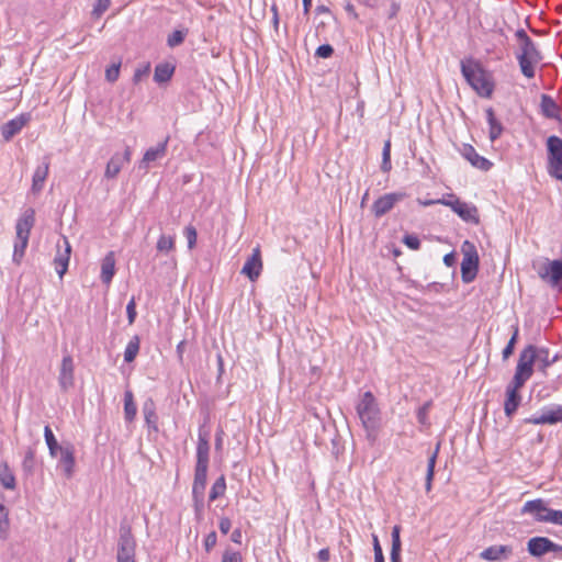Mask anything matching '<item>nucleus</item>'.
Segmentation results:
<instances>
[{"label":"nucleus","instance_id":"49","mask_svg":"<svg viewBox=\"0 0 562 562\" xmlns=\"http://www.w3.org/2000/svg\"><path fill=\"white\" fill-rule=\"evenodd\" d=\"M403 243L412 250H418L420 248V240L417 235L406 234L403 237Z\"/></svg>","mask_w":562,"mask_h":562},{"label":"nucleus","instance_id":"6","mask_svg":"<svg viewBox=\"0 0 562 562\" xmlns=\"http://www.w3.org/2000/svg\"><path fill=\"white\" fill-rule=\"evenodd\" d=\"M463 259L461 261V278L464 283H471L476 278L480 258L473 243L464 240L461 246Z\"/></svg>","mask_w":562,"mask_h":562},{"label":"nucleus","instance_id":"21","mask_svg":"<svg viewBox=\"0 0 562 562\" xmlns=\"http://www.w3.org/2000/svg\"><path fill=\"white\" fill-rule=\"evenodd\" d=\"M540 112L546 119L561 121L562 109L549 94H541Z\"/></svg>","mask_w":562,"mask_h":562},{"label":"nucleus","instance_id":"43","mask_svg":"<svg viewBox=\"0 0 562 562\" xmlns=\"http://www.w3.org/2000/svg\"><path fill=\"white\" fill-rule=\"evenodd\" d=\"M187 36V31L176 30L168 35L167 45L169 47H176L183 43Z\"/></svg>","mask_w":562,"mask_h":562},{"label":"nucleus","instance_id":"23","mask_svg":"<svg viewBox=\"0 0 562 562\" xmlns=\"http://www.w3.org/2000/svg\"><path fill=\"white\" fill-rule=\"evenodd\" d=\"M27 121H29V117L24 114H21L14 119L8 121L7 123H4L1 126V135H2L3 139L8 142L13 136L19 134L21 132V130L25 126Z\"/></svg>","mask_w":562,"mask_h":562},{"label":"nucleus","instance_id":"38","mask_svg":"<svg viewBox=\"0 0 562 562\" xmlns=\"http://www.w3.org/2000/svg\"><path fill=\"white\" fill-rule=\"evenodd\" d=\"M225 491H226L225 476L221 475L220 477H217V480L213 483V485L211 487V491L209 494L210 501L213 502V501L217 499L218 497L223 496L225 494Z\"/></svg>","mask_w":562,"mask_h":562},{"label":"nucleus","instance_id":"29","mask_svg":"<svg viewBox=\"0 0 562 562\" xmlns=\"http://www.w3.org/2000/svg\"><path fill=\"white\" fill-rule=\"evenodd\" d=\"M521 395L514 390H506V400L504 403V412L506 417L512 418L519 407Z\"/></svg>","mask_w":562,"mask_h":562},{"label":"nucleus","instance_id":"26","mask_svg":"<svg viewBox=\"0 0 562 562\" xmlns=\"http://www.w3.org/2000/svg\"><path fill=\"white\" fill-rule=\"evenodd\" d=\"M115 274V255L114 251H109L101 262V281L104 284H110Z\"/></svg>","mask_w":562,"mask_h":562},{"label":"nucleus","instance_id":"37","mask_svg":"<svg viewBox=\"0 0 562 562\" xmlns=\"http://www.w3.org/2000/svg\"><path fill=\"white\" fill-rule=\"evenodd\" d=\"M36 465L35 460V449L29 447L25 451L23 461H22V470L26 475H33Z\"/></svg>","mask_w":562,"mask_h":562},{"label":"nucleus","instance_id":"64","mask_svg":"<svg viewBox=\"0 0 562 562\" xmlns=\"http://www.w3.org/2000/svg\"><path fill=\"white\" fill-rule=\"evenodd\" d=\"M400 11V5L396 2H392L390 5L389 18H394Z\"/></svg>","mask_w":562,"mask_h":562},{"label":"nucleus","instance_id":"4","mask_svg":"<svg viewBox=\"0 0 562 562\" xmlns=\"http://www.w3.org/2000/svg\"><path fill=\"white\" fill-rule=\"evenodd\" d=\"M35 224V211L32 207L26 209L18 218L15 224V241L12 260L20 265L24 257L29 244L30 233Z\"/></svg>","mask_w":562,"mask_h":562},{"label":"nucleus","instance_id":"52","mask_svg":"<svg viewBox=\"0 0 562 562\" xmlns=\"http://www.w3.org/2000/svg\"><path fill=\"white\" fill-rule=\"evenodd\" d=\"M333 54L334 48L329 44L319 45L315 52V56L319 58H329Z\"/></svg>","mask_w":562,"mask_h":562},{"label":"nucleus","instance_id":"25","mask_svg":"<svg viewBox=\"0 0 562 562\" xmlns=\"http://www.w3.org/2000/svg\"><path fill=\"white\" fill-rule=\"evenodd\" d=\"M551 548H553L552 540L547 537H533L527 543L528 552L537 558L550 552Z\"/></svg>","mask_w":562,"mask_h":562},{"label":"nucleus","instance_id":"30","mask_svg":"<svg viewBox=\"0 0 562 562\" xmlns=\"http://www.w3.org/2000/svg\"><path fill=\"white\" fill-rule=\"evenodd\" d=\"M391 537H392V547H391V553H390L391 562H401V551H402L401 526L395 525L392 528Z\"/></svg>","mask_w":562,"mask_h":562},{"label":"nucleus","instance_id":"33","mask_svg":"<svg viewBox=\"0 0 562 562\" xmlns=\"http://www.w3.org/2000/svg\"><path fill=\"white\" fill-rule=\"evenodd\" d=\"M137 413V406L134 402V394L131 390L124 392V418L127 423H132Z\"/></svg>","mask_w":562,"mask_h":562},{"label":"nucleus","instance_id":"50","mask_svg":"<svg viewBox=\"0 0 562 562\" xmlns=\"http://www.w3.org/2000/svg\"><path fill=\"white\" fill-rule=\"evenodd\" d=\"M126 314H127L128 324L132 325L135 322L136 316H137L136 301H135L134 296L130 300V302L126 305Z\"/></svg>","mask_w":562,"mask_h":562},{"label":"nucleus","instance_id":"39","mask_svg":"<svg viewBox=\"0 0 562 562\" xmlns=\"http://www.w3.org/2000/svg\"><path fill=\"white\" fill-rule=\"evenodd\" d=\"M156 248L159 252L168 254L175 250V236L160 235L157 240Z\"/></svg>","mask_w":562,"mask_h":562},{"label":"nucleus","instance_id":"61","mask_svg":"<svg viewBox=\"0 0 562 562\" xmlns=\"http://www.w3.org/2000/svg\"><path fill=\"white\" fill-rule=\"evenodd\" d=\"M443 263L447 267H452L456 263V256L453 252H449L443 256Z\"/></svg>","mask_w":562,"mask_h":562},{"label":"nucleus","instance_id":"10","mask_svg":"<svg viewBox=\"0 0 562 562\" xmlns=\"http://www.w3.org/2000/svg\"><path fill=\"white\" fill-rule=\"evenodd\" d=\"M135 549L136 541L131 527L121 525L116 553L117 562H135Z\"/></svg>","mask_w":562,"mask_h":562},{"label":"nucleus","instance_id":"14","mask_svg":"<svg viewBox=\"0 0 562 562\" xmlns=\"http://www.w3.org/2000/svg\"><path fill=\"white\" fill-rule=\"evenodd\" d=\"M406 196L403 192L386 193L376 199L372 205V213L375 217H381L390 212L394 205Z\"/></svg>","mask_w":562,"mask_h":562},{"label":"nucleus","instance_id":"63","mask_svg":"<svg viewBox=\"0 0 562 562\" xmlns=\"http://www.w3.org/2000/svg\"><path fill=\"white\" fill-rule=\"evenodd\" d=\"M223 430H220L216 432V436H215V449L216 450H221L222 449V446H223Z\"/></svg>","mask_w":562,"mask_h":562},{"label":"nucleus","instance_id":"13","mask_svg":"<svg viewBox=\"0 0 562 562\" xmlns=\"http://www.w3.org/2000/svg\"><path fill=\"white\" fill-rule=\"evenodd\" d=\"M562 422V405H553L550 407H544L542 409L541 415L531 416L524 420L525 424L532 425H554Z\"/></svg>","mask_w":562,"mask_h":562},{"label":"nucleus","instance_id":"53","mask_svg":"<svg viewBox=\"0 0 562 562\" xmlns=\"http://www.w3.org/2000/svg\"><path fill=\"white\" fill-rule=\"evenodd\" d=\"M222 562H243V558L239 552L226 549L223 553Z\"/></svg>","mask_w":562,"mask_h":562},{"label":"nucleus","instance_id":"12","mask_svg":"<svg viewBox=\"0 0 562 562\" xmlns=\"http://www.w3.org/2000/svg\"><path fill=\"white\" fill-rule=\"evenodd\" d=\"M70 255H71V245H70L69 240L67 239V237L63 236L61 239L56 245V255H55V258L53 261L55 270L60 279L64 277V274L68 270Z\"/></svg>","mask_w":562,"mask_h":562},{"label":"nucleus","instance_id":"3","mask_svg":"<svg viewBox=\"0 0 562 562\" xmlns=\"http://www.w3.org/2000/svg\"><path fill=\"white\" fill-rule=\"evenodd\" d=\"M357 414L367 431V438L371 441L376 439L380 427V409L372 392L367 391L357 405Z\"/></svg>","mask_w":562,"mask_h":562},{"label":"nucleus","instance_id":"45","mask_svg":"<svg viewBox=\"0 0 562 562\" xmlns=\"http://www.w3.org/2000/svg\"><path fill=\"white\" fill-rule=\"evenodd\" d=\"M111 1L110 0H95L93 10L91 12L94 19H99L109 8Z\"/></svg>","mask_w":562,"mask_h":562},{"label":"nucleus","instance_id":"20","mask_svg":"<svg viewBox=\"0 0 562 562\" xmlns=\"http://www.w3.org/2000/svg\"><path fill=\"white\" fill-rule=\"evenodd\" d=\"M462 156L475 168L482 171H488L493 162L477 154L472 145H464Z\"/></svg>","mask_w":562,"mask_h":562},{"label":"nucleus","instance_id":"17","mask_svg":"<svg viewBox=\"0 0 562 562\" xmlns=\"http://www.w3.org/2000/svg\"><path fill=\"white\" fill-rule=\"evenodd\" d=\"M262 260L259 247L252 250L241 269V273L247 276L249 280L255 281L261 273Z\"/></svg>","mask_w":562,"mask_h":562},{"label":"nucleus","instance_id":"48","mask_svg":"<svg viewBox=\"0 0 562 562\" xmlns=\"http://www.w3.org/2000/svg\"><path fill=\"white\" fill-rule=\"evenodd\" d=\"M372 544L374 551V562H385L383 550L376 535H372Z\"/></svg>","mask_w":562,"mask_h":562},{"label":"nucleus","instance_id":"35","mask_svg":"<svg viewBox=\"0 0 562 562\" xmlns=\"http://www.w3.org/2000/svg\"><path fill=\"white\" fill-rule=\"evenodd\" d=\"M44 438L52 458H56L58 452L63 449V445H59L49 425L44 427Z\"/></svg>","mask_w":562,"mask_h":562},{"label":"nucleus","instance_id":"40","mask_svg":"<svg viewBox=\"0 0 562 562\" xmlns=\"http://www.w3.org/2000/svg\"><path fill=\"white\" fill-rule=\"evenodd\" d=\"M392 169L391 164V140L387 139L384 142L383 150H382V162L381 170L383 172H389Z\"/></svg>","mask_w":562,"mask_h":562},{"label":"nucleus","instance_id":"62","mask_svg":"<svg viewBox=\"0 0 562 562\" xmlns=\"http://www.w3.org/2000/svg\"><path fill=\"white\" fill-rule=\"evenodd\" d=\"M241 530L239 528L235 529L231 535V540L235 543H241Z\"/></svg>","mask_w":562,"mask_h":562},{"label":"nucleus","instance_id":"27","mask_svg":"<svg viewBox=\"0 0 562 562\" xmlns=\"http://www.w3.org/2000/svg\"><path fill=\"white\" fill-rule=\"evenodd\" d=\"M488 124V137L491 142L498 139L504 131L503 124L496 119L493 108L485 110Z\"/></svg>","mask_w":562,"mask_h":562},{"label":"nucleus","instance_id":"16","mask_svg":"<svg viewBox=\"0 0 562 562\" xmlns=\"http://www.w3.org/2000/svg\"><path fill=\"white\" fill-rule=\"evenodd\" d=\"M170 137L167 136L162 142L158 143L156 146L148 148L140 161L138 162V168L142 170H148L150 168V164L157 160L162 159L167 155V147Z\"/></svg>","mask_w":562,"mask_h":562},{"label":"nucleus","instance_id":"24","mask_svg":"<svg viewBox=\"0 0 562 562\" xmlns=\"http://www.w3.org/2000/svg\"><path fill=\"white\" fill-rule=\"evenodd\" d=\"M512 553L510 546H491L480 553V558L485 561H502L508 559Z\"/></svg>","mask_w":562,"mask_h":562},{"label":"nucleus","instance_id":"47","mask_svg":"<svg viewBox=\"0 0 562 562\" xmlns=\"http://www.w3.org/2000/svg\"><path fill=\"white\" fill-rule=\"evenodd\" d=\"M529 380V378L515 372L512 382L507 385L506 390H514L519 392V389Z\"/></svg>","mask_w":562,"mask_h":562},{"label":"nucleus","instance_id":"36","mask_svg":"<svg viewBox=\"0 0 562 562\" xmlns=\"http://www.w3.org/2000/svg\"><path fill=\"white\" fill-rule=\"evenodd\" d=\"M140 339L137 335L133 336L126 345L124 351V361L132 362L139 351Z\"/></svg>","mask_w":562,"mask_h":562},{"label":"nucleus","instance_id":"41","mask_svg":"<svg viewBox=\"0 0 562 562\" xmlns=\"http://www.w3.org/2000/svg\"><path fill=\"white\" fill-rule=\"evenodd\" d=\"M0 482L7 490H13L15 487V477L8 465H4V469L0 472Z\"/></svg>","mask_w":562,"mask_h":562},{"label":"nucleus","instance_id":"34","mask_svg":"<svg viewBox=\"0 0 562 562\" xmlns=\"http://www.w3.org/2000/svg\"><path fill=\"white\" fill-rule=\"evenodd\" d=\"M125 164L120 159V153H115L106 164L104 178L115 179Z\"/></svg>","mask_w":562,"mask_h":562},{"label":"nucleus","instance_id":"55","mask_svg":"<svg viewBox=\"0 0 562 562\" xmlns=\"http://www.w3.org/2000/svg\"><path fill=\"white\" fill-rule=\"evenodd\" d=\"M217 536L215 531H211L204 539V548L206 552H210L216 544Z\"/></svg>","mask_w":562,"mask_h":562},{"label":"nucleus","instance_id":"56","mask_svg":"<svg viewBox=\"0 0 562 562\" xmlns=\"http://www.w3.org/2000/svg\"><path fill=\"white\" fill-rule=\"evenodd\" d=\"M218 528L222 533L226 535L232 528V521L228 517H222L218 522Z\"/></svg>","mask_w":562,"mask_h":562},{"label":"nucleus","instance_id":"2","mask_svg":"<svg viewBox=\"0 0 562 562\" xmlns=\"http://www.w3.org/2000/svg\"><path fill=\"white\" fill-rule=\"evenodd\" d=\"M461 72L467 82L480 97H492L495 88L493 76L479 61L472 58L461 60Z\"/></svg>","mask_w":562,"mask_h":562},{"label":"nucleus","instance_id":"18","mask_svg":"<svg viewBox=\"0 0 562 562\" xmlns=\"http://www.w3.org/2000/svg\"><path fill=\"white\" fill-rule=\"evenodd\" d=\"M60 454L58 467L61 469L64 475L69 479L74 474L75 469V449L71 443L63 445V449L58 452Z\"/></svg>","mask_w":562,"mask_h":562},{"label":"nucleus","instance_id":"57","mask_svg":"<svg viewBox=\"0 0 562 562\" xmlns=\"http://www.w3.org/2000/svg\"><path fill=\"white\" fill-rule=\"evenodd\" d=\"M317 558L321 562H328L329 559H330V552H329V549L327 548H324V549H321L317 553Z\"/></svg>","mask_w":562,"mask_h":562},{"label":"nucleus","instance_id":"15","mask_svg":"<svg viewBox=\"0 0 562 562\" xmlns=\"http://www.w3.org/2000/svg\"><path fill=\"white\" fill-rule=\"evenodd\" d=\"M536 357L537 347L528 345L519 355L516 372L530 379L533 373Z\"/></svg>","mask_w":562,"mask_h":562},{"label":"nucleus","instance_id":"11","mask_svg":"<svg viewBox=\"0 0 562 562\" xmlns=\"http://www.w3.org/2000/svg\"><path fill=\"white\" fill-rule=\"evenodd\" d=\"M538 276L541 280L548 282L551 286H560L562 284V260H549L540 267Z\"/></svg>","mask_w":562,"mask_h":562},{"label":"nucleus","instance_id":"58","mask_svg":"<svg viewBox=\"0 0 562 562\" xmlns=\"http://www.w3.org/2000/svg\"><path fill=\"white\" fill-rule=\"evenodd\" d=\"M194 510L200 515L204 509V498H193Z\"/></svg>","mask_w":562,"mask_h":562},{"label":"nucleus","instance_id":"8","mask_svg":"<svg viewBox=\"0 0 562 562\" xmlns=\"http://www.w3.org/2000/svg\"><path fill=\"white\" fill-rule=\"evenodd\" d=\"M547 171L550 177L562 180V138L551 135L547 138Z\"/></svg>","mask_w":562,"mask_h":562},{"label":"nucleus","instance_id":"32","mask_svg":"<svg viewBox=\"0 0 562 562\" xmlns=\"http://www.w3.org/2000/svg\"><path fill=\"white\" fill-rule=\"evenodd\" d=\"M439 450H440V442L437 443L435 450L430 453V456L428 458L427 473H426V480H425V490L427 493L431 491L432 480H434V475H435V467H436V461L438 458Z\"/></svg>","mask_w":562,"mask_h":562},{"label":"nucleus","instance_id":"22","mask_svg":"<svg viewBox=\"0 0 562 562\" xmlns=\"http://www.w3.org/2000/svg\"><path fill=\"white\" fill-rule=\"evenodd\" d=\"M50 159L49 156H45L41 165H38L34 171L32 180V192L40 193L43 188L45 180L48 176Z\"/></svg>","mask_w":562,"mask_h":562},{"label":"nucleus","instance_id":"31","mask_svg":"<svg viewBox=\"0 0 562 562\" xmlns=\"http://www.w3.org/2000/svg\"><path fill=\"white\" fill-rule=\"evenodd\" d=\"M175 69H176L175 65H172L170 63L158 64L155 67L154 80L157 83L168 82L171 79V77L175 72Z\"/></svg>","mask_w":562,"mask_h":562},{"label":"nucleus","instance_id":"54","mask_svg":"<svg viewBox=\"0 0 562 562\" xmlns=\"http://www.w3.org/2000/svg\"><path fill=\"white\" fill-rule=\"evenodd\" d=\"M205 483L193 482L192 484V497L204 498Z\"/></svg>","mask_w":562,"mask_h":562},{"label":"nucleus","instance_id":"42","mask_svg":"<svg viewBox=\"0 0 562 562\" xmlns=\"http://www.w3.org/2000/svg\"><path fill=\"white\" fill-rule=\"evenodd\" d=\"M430 408H431V402L428 401V402L424 403L417 409L416 417H417L418 423L422 426H429L430 425L429 418H428V413H429Z\"/></svg>","mask_w":562,"mask_h":562},{"label":"nucleus","instance_id":"46","mask_svg":"<svg viewBox=\"0 0 562 562\" xmlns=\"http://www.w3.org/2000/svg\"><path fill=\"white\" fill-rule=\"evenodd\" d=\"M183 234L188 240V248L193 249L196 245V238H198V233H196L195 227L192 225H188L184 228Z\"/></svg>","mask_w":562,"mask_h":562},{"label":"nucleus","instance_id":"9","mask_svg":"<svg viewBox=\"0 0 562 562\" xmlns=\"http://www.w3.org/2000/svg\"><path fill=\"white\" fill-rule=\"evenodd\" d=\"M439 202L445 206H449L464 222L473 224L480 222L477 207L471 203L461 201L452 193L448 194V198L439 199Z\"/></svg>","mask_w":562,"mask_h":562},{"label":"nucleus","instance_id":"51","mask_svg":"<svg viewBox=\"0 0 562 562\" xmlns=\"http://www.w3.org/2000/svg\"><path fill=\"white\" fill-rule=\"evenodd\" d=\"M120 64H113L105 70V78L110 82H114L120 76Z\"/></svg>","mask_w":562,"mask_h":562},{"label":"nucleus","instance_id":"19","mask_svg":"<svg viewBox=\"0 0 562 562\" xmlns=\"http://www.w3.org/2000/svg\"><path fill=\"white\" fill-rule=\"evenodd\" d=\"M74 371L75 366L72 357L70 355L64 356L58 376V382L61 390L67 391L74 385Z\"/></svg>","mask_w":562,"mask_h":562},{"label":"nucleus","instance_id":"44","mask_svg":"<svg viewBox=\"0 0 562 562\" xmlns=\"http://www.w3.org/2000/svg\"><path fill=\"white\" fill-rule=\"evenodd\" d=\"M550 357H549V350L547 348H537V357L536 360L540 363V369L544 371L547 368L550 367Z\"/></svg>","mask_w":562,"mask_h":562},{"label":"nucleus","instance_id":"28","mask_svg":"<svg viewBox=\"0 0 562 562\" xmlns=\"http://www.w3.org/2000/svg\"><path fill=\"white\" fill-rule=\"evenodd\" d=\"M143 414L147 426L155 431L158 430V416L156 414V404L153 398H147L143 404Z\"/></svg>","mask_w":562,"mask_h":562},{"label":"nucleus","instance_id":"7","mask_svg":"<svg viewBox=\"0 0 562 562\" xmlns=\"http://www.w3.org/2000/svg\"><path fill=\"white\" fill-rule=\"evenodd\" d=\"M522 514H532L537 521L562 526V510L548 508L541 498L528 501L521 508Z\"/></svg>","mask_w":562,"mask_h":562},{"label":"nucleus","instance_id":"5","mask_svg":"<svg viewBox=\"0 0 562 562\" xmlns=\"http://www.w3.org/2000/svg\"><path fill=\"white\" fill-rule=\"evenodd\" d=\"M209 457H210L209 432L200 429L199 436H198L196 462H195L193 482L206 484L209 460H210Z\"/></svg>","mask_w":562,"mask_h":562},{"label":"nucleus","instance_id":"1","mask_svg":"<svg viewBox=\"0 0 562 562\" xmlns=\"http://www.w3.org/2000/svg\"><path fill=\"white\" fill-rule=\"evenodd\" d=\"M515 36L518 43V50L515 55L520 71L526 78H533L535 66L542 61L543 55L524 29L517 30Z\"/></svg>","mask_w":562,"mask_h":562},{"label":"nucleus","instance_id":"60","mask_svg":"<svg viewBox=\"0 0 562 562\" xmlns=\"http://www.w3.org/2000/svg\"><path fill=\"white\" fill-rule=\"evenodd\" d=\"M149 70V66L145 67L144 69H136L133 76L134 82H138L144 75H146Z\"/></svg>","mask_w":562,"mask_h":562},{"label":"nucleus","instance_id":"59","mask_svg":"<svg viewBox=\"0 0 562 562\" xmlns=\"http://www.w3.org/2000/svg\"><path fill=\"white\" fill-rule=\"evenodd\" d=\"M131 158H132L131 147L126 146L124 153L120 154V159L122 160L123 164H128L131 161Z\"/></svg>","mask_w":562,"mask_h":562}]
</instances>
